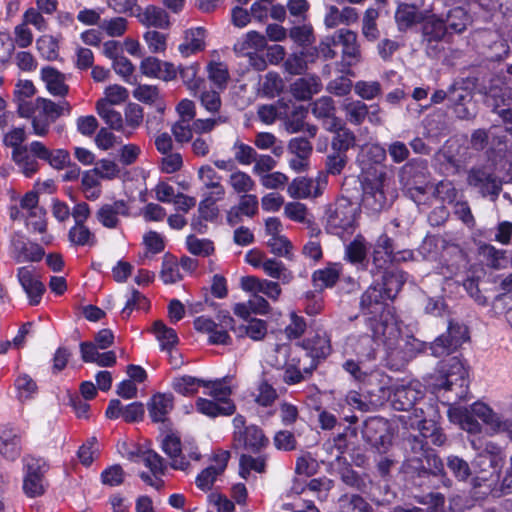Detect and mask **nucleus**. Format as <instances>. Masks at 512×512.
<instances>
[{
  "instance_id": "nucleus-59",
  "label": "nucleus",
  "mask_w": 512,
  "mask_h": 512,
  "mask_svg": "<svg viewBox=\"0 0 512 512\" xmlns=\"http://www.w3.org/2000/svg\"><path fill=\"white\" fill-rule=\"evenodd\" d=\"M386 149L378 144H368L361 148L358 159L363 165L381 164L386 159Z\"/></svg>"
},
{
  "instance_id": "nucleus-44",
  "label": "nucleus",
  "mask_w": 512,
  "mask_h": 512,
  "mask_svg": "<svg viewBox=\"0 0 512 512\" xmlns=\"http://www.w3.org/2000/svg\"><path fill=\"white\" fill-rule=\"evenodd\" d=\"M368 246L362 235H357L352 242L345 247V259L351 264L363 268L367 260Z\"/></svg>"
},
{
  "instance_id": "nucleus-3",
  "label": "nucleus",
  "mask_w": 512,
  "mask_h": 512,
  "mask_svg": "<svg viewBox=\"0 0 512 512\" xmlns=\"http://www.w3.org/2000/svg\"><path fill=\"white\" fill-rule=\"evenodd\" d=\"M381 283L376 280L363 293L360 306L364 314L382 321L384 311L393 309L385 305L386 300H392L401 290L407 280V274L396 267L378 269Z\"/></svg>"
},
{
  "instance_id": "nucleus-56",
  "label": "nucleus",
  "mask_w": 512,
  "mask_h": 512,
  "mask_svg": "<svg viewBox=\"0 0 512 512\" xmlns=\"http://www.w3.org/2000/svg\"><path fill=\"white\" fill-rule=\"evenodd\" d=\"M262 269L266 275L283 283H289L293 279L292 273L286 268L284 263L274 258L265 259Z\"/></svg>"
},
{
  "instance_id": "nucleus-39",
  "label": "nucleus",
  "mask_w": 512,
  "mask_h": 512,
  "mask_svg": "<svg viewBox=\"0 0 512 512\" xmlns=\"http://www.w3.org/2000/svg\"><path fill=\"white\" fill-rule=\"evenodd\" d=\"M206 31L203 27L186 30L184 42L179 45V51L183 56H189L205 48Z\"/></svg>"
},
{
  "instance_id": "nucleus-49",
  "label": "nucleus",
  "mask_w": 512,
  "mask_h": 512,
  "mask_svg": "<svg viewBox=\"0 0 512 512\" xmlns=\"http://www.w3.org/2000/svg\"><path fill=\"white\" fill-rule=\"evenodd\" d=\"M202 386H208V383L190 375L174 377L171 383V387L176 393L187 397L196 394Z\"/></svg>"
},
{
  "instance_id": "nucleus-17",
  "label": "nucleus",
  "mask_w": 512,
  "mask_h": 512,
  "mask_svg": "<svg viewBox=\"0 0 512 512\" xmlns=\"http://www.w3.org/2000/svg\"><path fill=\"white\" fill-rule=\"evenodd\" d=\"M328 184L324 172H319L315 179L297 177L287 187V193L294 199L316 198L323 194Z\"/></svg>"
},
{
  "instance_id": "nucleus-57",
  "label": "nucleus",
  "mask_w": 512,
  "mask_h": 512,
  "mask_svg": "<svg viewBox=\"0 0 512 512\" xmlns=\"http://www.w3.org/2000/svg\"><path fill=\"white\" fill-rule=\"evenodd\" d=\"M448 30L446 22L441 18L431 15L423 23V34L429 40H441Z\"/></svg>"
},
{
  "instance_id": "nucleus-32",
  "label": "nucleus",
  "mask_w": 512,
  "mask_h": 512,
  "mask_svg": "<svg viewBox=\"0 0 512 512\" xmlns=\"http://www.w3.org/2000/svg\"><path fill=\"white\" fill-rule=\"evenodd\" d=\"M11 254L17 263L39 262L44 257L45 251L38 243L19 238L12 241Z\"/></svg>"
},
{
  "instance_id": "nucleus-41",
  "label": "nucleus",
  "mask_w": 512,
  "mask_h": 512,
  "mask_svg": "<svg viewBox=\"0 0 512 512\" xmlns=\"http://www.w3.org/2000/svg\"><path fill=\"white\" fill-rule=\"evenodd\" d=\"M321 87L322 85L318 77H303L291 84L290 91L296 99L305 101L320 92Z\"/></svg>"
},
{
  "instance_id": "nucleus-20",
  "label": "nucleus",
  "mask_w": 512,
  "mask_h": 512,
  "mask_svg": "<svg viewBox=\"0 0 512 512\" xmlns=\"http://www.w3.org/2000/svg\"><path fill=\"white\" fill-rule=\"evenodd\" d=\"M335 33L337 45L342 47V70L349 73L350 68L357 65L362 59L358 35L346 28H341Z\"/></svg>"
},
{
  "instance_id": "nucleus-42",
  "label": "nucleus",
  "mask_w": 512,
  "mask_h": 512,
  "mask_svg": "<svg viewBox=\"0 0 512 512\" xmlns=\"http://www.w3.org/2000/svg\"><path fill=\"white\" fill-rule=\"evenodd\" d=\"M511 131L512 127L508 126L504 128L501 126H493L489 129V131H486L484 129L475 130L471 136V145L476 150H482L487 145L488 139L490 137H497L499 139V143L505 142L506 134Z\"/></svg>"
},
{
  "instance_id": "nucleus-6",
  "label": "nucleus",
  "mask_w": 512,
  "mask_h": 512,
  "mask_svg": "<svg viewBox=\"0 0 512 512\" xmlns=\"http://www.w3.org/2000/svg\"><path fill=\"white\" fill-rule=\"evenodd\" d=\"M471 447L476 452L472 461V466L476 476L472 478L473 488L487 486L490 490L491 485L486 484L492 476L498 479L501 468L505 461L503 449L492 441H483L481 438H470Z\"/></svg>"
},
{
  "instance_id": "nucleus-55",
  "label": "nucleus",
  "mask_w": 512,
  "mask_h": 512,
  "mask_svg": "<svg viewBox=\"0 0 512 512\" xmlns=\"http://www.w3.org/2000/svg\"><path fill=\"white\" fill-rule=\"evenodd\" d=\"M81 191L89 201H95L100 198L102 194L100 178L96 176L94 171L87 170L82 174Z\"/></svg>"
},
{
  "instance_id": "nucleus-30",
  "label": "nucleus",
  "mask_w": 512,
  "mask_h": 512,
  "mask_svg": "<svg viewBox=\"0 0 512 512\" xmlns=\"http://www.w3.org/2000/svg\"><path fill=\"white\" fill-rule=\"evenodd\" d=\"M240 286L242 290L251 294H264L269 299L277 301L281 295V287L277 282L267 279H260L255 276H245L241 278Z\"/></svg>"
},
{
  "instance_id": "nucleus-19",
  "label": "nucleus",
  "mask_w": 512,
  "mask_h": 512,
  "mask_svg": "<svg viewBox=\"0 0 512 512\" xmlns=\"http://www.w3.org/2000/svg\"><path fill=\"white\" fill-rule=\"evenodd\" d=\"M274 350L277 356L273 365L284 368V382L293 385L303 381L305 378L304 374L306 373L304 372V367H301V359L297 357L287 358L291 350L290 346L286 343L277 344Z\"/></svg>"
},
{
  "instance_id": "nucleus-47",
  "label": "nucleus",
  "mask_w": 512,
  "mask_h": 512,
  "mask_svg": "<svg viewBox=\"0 0 512 512\" xmlns=\"http://www.w3.org/2000/svg\"><path fill=\"white\" fill-rule=\"evenodd\" d=\"M153 333L159 342L160 348L167 351L172 357L173 348L178 343V336L173 328L167 327L162 321L157 320L153 323Z\"/></svg>"
},
{
  "instance_id": "nucleus-22",
  "label": "nucleus",
  "mask_w": 512,
  "mask_h": 512,
  "mask_svg": "<svg viewBox=\"0 0 512 512\" xmlns=\"http://www.w3.org/2000/svg\"><path fill=\"white\" fill-rule=\"evenodd\" d=\"M467 147L458 139H449L436 154V161L446 165L448 173H456L466 161Z\"/></svg>"
},
{
  "instance_id": "nucleus-51",
  "label": "nucleus",
  "mask_w": 512,
  "mask_h": 512,
  "mask_svg": "<svg viewBox=\"0 0 512 512\" xmlns=\"http://www.w3.org/2000/svg\"><path fill=\"white\" fill-rule=\"evenodd\" d=\"M21 452V439L12 431H4L0 436V454L9 459H16Z\"/></svg>"
},
{
  "instance_id": "nucleus-52",
  "label": "nucleus",
  "mask_w": 512,
  "mask_h": 512,
  "mask_svg": "<svg viewBox=\"0 0 512 512\" xmlns=\"http://www.w3.org/2000/svg\"><path fill=\"white\" fill-rule=\"evenodd\" d=\"M347 121L353 125H360L368 115V106L360 100H345L342 105Z\"/></svg>"
},
{
  "instance_id": "nucleus-48",
  "label": "nucleus",
  "mask_w": 512,
  "mask_h": 512,
  "mask_svg": "<svg viewBox=\"0 0 512 512\" xmlns=\"http://www.w3.org/2000/svg\"><path fill=\"white\" fill-rule=\"evenodd\" d=\"M395 20L400 31H405L423 20L421 12L415 5L402 3L395 12Z\"/></svg>"
},
{
  "instance_id": "nucleus-11",
  "label": "nucleus",
  "mask_w": 512,
  "mask_h": 512,
  "mask_svg": "<svg viewBox=\"0 0 512 512\" xmlns=\"http://www.w3.org/2000/svg\"><path fill=\"white\" fill-rule=\"evenodd\" d=\"M362 186V205L373 213L380 212L388 207L394 198L393 192L387 190L384 173H380L373 179L365 178Z\"/></svg>"
},
{
  "instance_id": "nucleus-14",
  "label": "nucleus",
  "mask_w": 512,
  "mask_h": 512,
  "mask_svg": "<svg viewBox=\"0 0 512 512\" xmlns=\"http://www.w3.org/2000/svg\"><path fill=\"white\" fill-rule=\"evenodd\" d=\"M469 340L468 328L460 323L449 321L447 332L438 336L429 344L431 354L435 357L450 355Z\"/></svg>"
},
{
  "instance_id": "nucleus-61",
  "label": "nucleus",
  "mask_w": 512,
  "mask_h": 512,
  "mask_svg": "<svg viewBox=\"0 0 512 512\" xmlns=\"http://www.w3.org/2000/svg\"><path fill=\"white\" fill-rule=\"evenodd\" d=\"M340 512H370L371 506L364 498L355 494H345L339 498Z\"/></svg>"
},
{
  "instance_id": "nucleus-62",
  "label": "nucleus",
  "mask_w": 512,
  "mask_h": 512,
  "mask_svg": "<svg viewBox=\"0 0 512 512\" xmlns=\"http://www.w3.org/2000/svg\"><path fill=\"white\" fill-rule=\"evenodd\" d=\"M470 22V16L462 7H455L447 14L448 29L455 33H462Z\"/></svg>"
},
{
  "instance_id": "nucleus-34",
  "label": "nucleus",
  "mask_w": 512,
  "mask_h": 512,
  "mask_svg": "<svg viewBox=\"0 0 512 512\" xmlns=\"http://www.w3.org/2000/svg\"><path fill=\"white\" fill-rule=\"evenodd\" d=\"M258 211V199L255 195L245 194L239 199V203L229 209L226 220L230 226L242 222L243 217L251 218Z\"/></svg>"
},
{
  "instance_id": "nucleus-4",
  "label": "nucleus",
  "mask_w": 512,
  "mask_h": 512,
  "mask_svg": "<svg viewBox=\"0 0 512 512\" xmlns=\"http://www.w3.org/2000/svg\"><path fill=\"white\" fill-rule=\"evenodd\" d=\"M448 418L450 422L459 425L473 436L472 438H477L476 435L482 430L477 420L479 419L493 432L506 430L512 441V421H502L501 417L483 402H475L469 408L451 405L448 409Z\"/></svg>"
},
{
  "instance_id": "nucleus-8",
  "label": "nucleus",
  "mask_w": 512,
  "mask_h": 512,
  "mask_svg": "<svg viewBox=\"0 0 512 512\" xmlns=\"http://www.w3.org/2000/svg\"><path fill=\"white\" fill-rule=\"evenodd\" d=\"M356 208L347 198H339L330 204L325 212V230L327 233L344 237L353 231Z\"/></svg>"
},
{
  "instance_id": "nucleus-37",
  "label": "nucleus",
  "mask_w": 512,
  "mask_h": 512,
  "mask_svg": "<svg viewBox=\"0 0 512 512\" xmlns=\"http://www.w3.org/2000/svg\"><path fill=\"white\" fill-rule=\"evenodd\" d=\"M139 11L137 18L141 24L147 27H154L158 29H167L170 26V16L167 11L155 5H148Z\"/></svg>"
},
{
  "instance_id": "nucleus-50",
  "label": "nucleus",
  "mask_w": 512,
  "mask_h": 512,
  "mask_svg": "<svg viewBox=\"0 0 512 512\" xmlns=\"http://www.w3.org/2000/svg\"><path fill=\"white\" fill-rule=\"evenodd\" d=\"M96 110L100 118L113 130L123 131L124 121L119 111L107 101H97Z\"/></svg>"
},
{
  "instance_id": "nucleus-1",
  "label": "nucleus",
  "mask_w": 512,
  "mask_h": 512,
  "mask_svg": "<svg viewBox=\"0 0 512 512\" xmlns=\"http://www.w3.org/2000/svg\"><path fill=\"white\" fill-rule=\"evenodd\" d=\"M367 325L376 339L382 342L386 365L399 370L407 362L427 349V343L413 336L401 337L400 327L394 313L384 311L382 321L368 317Z\"/></svg>"
},
{
  "instance_id": "nucleus-27",
  "label": "nucleus",
  "mask_w": 512,
  "mask_h": 512,
  "mask_svg": "<svg viewBox=\"0 0 512 512\" xmlns=\"http://www.w3.org/2000/svg\"><path fill=\"white\" fill-rule=\"evenodd\" d=\"M467 181L470 186L478 188L484 196H498L502 187V181L487 168L471 169Z\"/></svg>"
},
{
  "instance_id": "nucleus-63",
  "label": "nucleus",
  "mask_w": 512,
  "mask_h": 512,
  "mask_svg": "<svg viewBox=\"0 0 512 512\" xmlns=\"http://www.w3.org/2000/svg\"><path fill=\"white\" fill-rule=\"evenodd\" d=\"M229 185L238 194H249L255 187V182L249 174L241 170L232 172L228 179Z\"/></svg>"
},
{
  "instance_id": "nucleus-24",
  "label": "nucleus",
  "mask_w": 512,
  "mask_h": 512,
  "mask_svg": "<svg viewBox=\"0 0 512 512\" xmlns=\"http://www.w3.org/2000/svg\"><path fill=\"white\" fill-rule=\"evenodd\" d=\"M304 357L310 360L309 366H304L306 375L316 369L318 361L325 359L331 353V340L326 333L316 334L305 341Z\"/></svg>"
},
{
  "instance_id": "nucleus-21",
  "label": "nucleus",
  "mask_w": 512,
  "mask_h": 512,
  "mask_svg": "<svg viewBox=\"0 0 512 512\" xmlns=\"http://www.w3.org/2000/svg\"><path fill=\"white\" fill-rule=\"evenodd\" d=\"M363 438L378 451H385L391 443L388 422L382 417H371L364 422Z\"/></svg>"
},
{
  "instance_id": "nucleus-29",
  "label": "nucleus",
  "mask_w": 512,
  "mask_h": 512,
  "mask_svg": "<svg viewBox=\"0 0 512 512\" xmlns=\"http://www.w3.org/2000/svg\"><path fill=\"white\" fill-rule=\"evenodd\" d=\"M143 75L149 78H157L163 81H171L177 76L176 67L169 62H164L156 57H146L140 64Z\"/></svg>"
},
{
  "instance_id": "nucleus-23",
  "label": "nucleus",
  "mask_w": 512,
  "mask_h": 512,
  "mask_svg": "<svg viewBox=\"0 0 512 512\" xmlns=\"http://www.w3.org/2000/svg\"><path fill=\"white\" fill-rule=\"evenodd\" d=\"M230 453L228 451H218L211 459V463L203 469L196 477L195 484L202 491H209L217 478L225 471Z\"/></svg>"
},
{
  "instance_id": "nucleus-7",
  "label": "nucleus",
  "mask_w": 512,
  "mask_h": 512,
  "mask_svg": "<svg viewBox=\"0 0 512 512\" xmlns=\"http://www.w3.org/2000/svg\"><path fill=\"white\" fill-rule=\"evenodd\" d=\"M384 385L380 387L383 396L387 395L391 401L392 407L398 411H406L407 415H402L400 420L410 427V419L415 420V409L423 408V390L418 381H410L408 383L395 384L386 386L390 382V378L382 376Z\"/></svg>"
},
{
  "instance_id": "nucleus-28",
  "label": "nucleus",
  "mask_w": 512,
  "mask_h": 512,
  "mask_svg": "<svg viewBox=\"0 0 512 512\" xmlns=\"http://www.w3.org/2000/svg\"><path fill=\"white\" fill-rule=\"evenodd\" d=\"M141 461L151 471V475L147 472H141L140 478L149 486L160 489L163 486L161 476L164 475L166 465L164 459L154 451H145L141 455Z\"/></svg>"
},
{
  "instance_id": "nucleus-53",
  "label": "nucleus",
  "mask_w": 512,
  "mask_h": 512,
  "mask_svg": "<svg viewBox=\"0 0 512 512\" xmlns=\"http://www.w3.org/2000/svg\"><path fill=\"white\" fill-rule=\"evenodd\" d=\"M365 361H360V359L357 358V360L354 359H347L342 367L343 369L351 375V377L360 382L365 383L369 382L371 383L373 380L378 379L379 377H382L383 375L380 374L378 371L371 372L368 374L366 371L363 370V363Z\"/></svg>"
},
{
  "instance_id": "nucleus-5",
  "label": "nucleus",
  "mask_w": 512,
  "mask_h": 512,
  "mask_svg": "<svg viewBox=\"0 0 512 512\" xmlns=\"http://www.w3.org/2000/svg\"><path fill=\"white\" fill-rule=\"evenodd\" d=\"M72 107L66 100L55 103L50 99L38 97L34 101L20 100L17 111L22 118H31L33 134L44 137L50 126L62 115H70Z\"/></svg>"
},
{
  "instance_id": "nucleus-25",
  "label": "nucleus",
  "mask_w": 512,
  "mask_h": 512,
  "mask_svg": "<svg viewBox=\"0 0 512 512\" xmlns=\"http://www.w3.org/2000/svg\"><path fill=\"white\" fill-rule=\"evenodd\" d=\"M197 178L202 188L206 190L203 196H209L212 201L224 199L225 188L222 184V176L213 166L209 164L201 165L197 171Z\"/></svg>"
},
{
  "instance_id": "nucleus-54",
  "label": "nucleus",
  "mask_w": 512,
  "mask_h": 512,
  "mask_svg": "<svg viewBox=\"0 0 512 512\" xmlns=\"http://www.w3.org/2000/svg\"><path fill=\"white\" fill-rule=\"evenodd\" d=\"M68 239L75 246H94L97 243L95 234L85 225L74 224L68 232Z\"/></svg>"
},
{
  "instance_id": "nucleus-13",
  "label": "nucleus",
  "mask_w": 512,
  "mask_h": 512,
  "mask_svg": "<svg viewBox=\"0 0 512 512\" xmlns=\"http://www.w3.org/2000/svg\"><path fill=\"white\" fill-rule=\"evenodd\" d=\"M512 101V81L507 77L497 76L491 80V85L486 93V102L493 107L494 112L507 123L512 124V109H502Z\"/></svg>"
},
{
  "instance_id": "nucleus-9",
  "label": "nucleus",
  "mask_w": 512,
  "mask_h": 512,
  "mask_svg": "<svg viewBox=\"0 0 512 512\" xmlns=\"http://www.w3.org/2000/svg\"><path fill=\"white\" fill-rule=\"evenodd\" d=\"M23 462V483L22 489L28 498L42 496L47 487L46 473L49 466L43 458L26 456Z\"/></svg>"
},
{
  "instance_id": "nucleus-35",
  "label": "nucleus",
  "mask_w": 512,
  "mask_h": 512,
  "mask_svg": "<svg viewBox=\"0 0 512 512\" xmlns=\"http://www.w3.org/2000/svg\"><path fill=\"white\" fill-rule=\"evenodd\" d=\"M41 79L45 83L47 91L55 97L64 98L69 93V86L66 84V75L59 70L45 66L40 71Z\"/></svg>"
},
{
  "instance_id": "nucleus-58",
  "label": "nucleus",
  "mask_w": 512,
  "mask_h": 512,
  "mask_svg": "<svg viewBox=\"0 0 512 512\" xmlns=\"http://www.w3.org/2000/svg\"><path fill=\"white\" fill-rule=\"evenodd\" d=\"M379 18V11L375 8H368L362 18V35L370 42L377 40L380 36V31L377 27V19Z\"/></svg>"
},
{
  "instance_id": "nucleus-15",
  "label": "nucleus",
  "mask_w": 512,
  "mask_h": 512,
  "mask_svg": "<svg viewBox=\"0 0 512 512\" xmlns=\"http://www.w3.org/2000/svg\"><path fill=\"white\" fill-rule=\"evenodd\" d=\"M219 322H215L207 316H199L194 320V328L201 333L209 335V343L213 345H226L231 338L228 330L233 329L234 319L227 312L217 316Z\"/></svg>"
},
{
  "instance_id": "nucleus-18",
  "label": "nucleus",
  "mask_w": 512,
  "mask_h": 512,
  "mask_svg": "<svg viewBox=\"0 0 512 512\" xmlns=\"http://www.w3.org/2000/svg\"><path fill=\"white\" fill-rule=\"evenodd\" d=\"M131 215L130 205L123 199L103 203L96 211L97 221L107 229H120L122 219Z\"/></svg>"
},
{
  "instance_id": "nucleus-43",
  "label": "nucleus",
  "mask_w": 512,
  "mask_h": 512,
  "mask_svg": "<svg viewBox=\"0 0 512 512\" xmlns=\"http://www.w3.org/2000/svg\"><path fill=\"white\" fill-rule=\"evenodd\" d=\"M394 254L393 240L386 234L378 237L373 251V264L377 269L385 268Z\"/></svg>"
},
{
  "instance_id": "nucleus-2",
  "label": "nucleus",
  "mask_w": 512,
  "mask_h": 512,
  "mask_svg": "<svg viewBox=\"0 0 512 512\" xmlns=\"http://www.w3.org/2000/svg\"><path fill=\"white\" fill-rule=\"evenodd\" d=\"M424 380L431 393L437 397L446 396L449 405L465 399L468 394V368L458 356L439 361Z\"/></svg>"
},
{
  "instance_id": "nucleus-40",
  "label": "nucleus",
  "mask_w": 512,
  "mask_h": 512,
  "mask_svg": "<svg viewBox=\"0 0 512 512\" xmlns=\"http://www.w3.org/2000/svg\"><path fill=\"white\" fill-rule=\"evenodd\" d=\"M12 159L26 177H31L39 169V158L31 151V143L12 151Z\"/></svg>"
},
{
  "instance_id": "nucleus-60",
  "label": "nucleus",
  "mask_w": 512,
  "mask_h": 512,
  "mask_svg": "<svg viewBox=\"0 0 512 512\" xmlns=\"http://www.w3.org/2000/svg\"><path fill=\"white\" fill-rule=\"evenodd\" d=\"M208 386H204L208 389L206 392L219 404L225 402H232L230 396L232 394L231 387L226 378L217 379L215 381H206Z\"/></svg>"
},
{
  "instance_id": "nucleus-26",
  "label": "nucleus",
  "mask_w": 512,
  "mask_h": 512,
  "mask_svg": "<svg viewBox=\"0 0 512 512\" xmlns=\"http://www.w3.org/2000/svg\"><path fill=\"white\" fill-rule=\"evenodd\" d=\"M374 342L382 343L373 334L372 337L369 335H350L344 344V354L346 356L355 355L360 361L373 360L376 358Z\"/></svg>"
},
{
  "instance_id": "nucleus-38",
  "label": "nucleus",
  "mask_w": 512,
  "mask_h": 512,
  "mask_svg": "<svg viewBox=\"0 0 512 512\" xmlns=\"http://www.w3.org/2000/svg\"><path fill=\"white\" fill-rule=\"evenodd\" d=\"M174 397L171 393H157L148 402V412L153 422H164L173 409Z\"/></svg>"
},
{
  "instance_id": "nucleus-46",
  "label": "nucleus",
  "mask_w": 512,
  "mask_h": 512,
  "mask_svg": "<svg viewBox=\"0 0 512 512\" xmlns=\"http://www.w3.org/2000/svg\"><path fill=\"white\" fill-rule=\"evenodd\" d=\"M196 409L199 413L209 417H217L219 415L228 416L234 413L235 405L233 402L219 404L213 400L198 398L196 400Z\"/></svg>"
},
{
  "instance_id": "nucleus-36",
  "label": "nucleus",
  "mask_w": 512,
  "mask_h": 512,
  "mask_svg": "<svg viewBox=\"0 0 512 512\" xmlns=\"http://www.w3.org/2000/svg\"><path fill=\"white\" fill-rule=\"evenodd\" d=\"M326 129L335 133L331 142L333 152L346 154L349 148L354 145L355 135L349 129L344 128L341 119L332 118L331 125L327 126Z\"/></svg>"
},
{
  "instance_id": "nucleus-64",
  "label": "nucleus",
  "mask_w": 512,
  "mask_h": 512,
  "mask_svg": "<svg viewBox=\"0 0 512 512\" xmlns=\"http://www.w3.org/2000/svg\"><path fill=\"white\" fill-rule=\"evenodd\" d=\"M160 278L165 284H174L182 279L179 264L174 257L169 255L164 256Z\"/></svg>"
},
{
  "instance_id": "nucleus-16",
  "label": "nucleus",
  "mask_w": 512,
  "mask_h": 512,
  "mask_svg": "<svg viewBox=\"0 0 512 512\" xmlns=\"http://www.w3.org/2000/svg\"><path fill=\"white\" fill-rule=\"evenodd\" d=\"M16 278L25 293L30 306L41 303L46 287L33 266H21L16 270Z\"/></svg>"
},
{
  "instance_id": "nucleus-10",
  "label": "nucleus",
  "mask_w": 512,
  "mask_h": 512,
  "mask_svg": "<svg viewBox=\"0 0 512 512\" xmlns=\"http://www.w3.org/2000/svg\"><path fill=\"white\" fill-rule=\"evenodd\" d=\"M427 414L430 415L429 412H425L422 408H416L415 420L410 419V428L419 431L418 436H413L412 439H409L411 448L415 451H424L425 445L428 444L424 439H430V442L436 446H441L446 441L445 434L436 426L434 420L427 419Z\"/></svg>"
},
{
  "instance_id": "nucleus-33",
  "label": "nucleus",
  "mask_w": 512,
  "mask_h": 512,
  "mask_svg": "<svg viewBox=\"0 0 512 512\" xmlns=\"http://www.w3.org/2000/svg\"><path fill=\"white\" fill-rule=\"evenodd\" d=\"M31 151L39 160L48 162L51 167L57 170H62L70 164V154L67 150H50L42 142L32 141Z\"/></svg>"
},
{
  "instance_id": "nucleus-12",
  "label": "nucleus",
  "mask_w": 512,
  "mask_h": 512,
  "mask_svg": "<svg viewBox=\"0 0 512 512\" xmlns=\"http://www.w3.org/2000/svg\"><path fill=\"white\" fill-rule=\"evenodd\" d=\"M161 448L171 459V467L176 470L188 471L191 461H199L201 454L192 444L181 446L180 438L169 434L162 440Z\"/></svg>"
},
{
  "instance_id": "nucleus-31",
  "label": "nucleus",
  "mask_w": 512,
  "mask_h": 512,
  "mask_svg": "<svg viewBox=\"0 0 512 512\" xmlns=\"http://www.w3.org/2000/svg\"><path fill=\"white\" fill-rule=\"evenodd\" d=\"M234 445L251 452H258L268 444L263 431L256 425L247 426L243 431L235 434Z\"/></svg>"
},
{
  "instance_id": "nucleus-45",
  "label": "nucleus",
  "mask_w": 512,
  "mask_h": 512,
  "mask_svg": "<svg viewBox=\"0 0 512 512\" xmlns=\"http://www.w3.org/2000/svg\"><path fill=\"white\" fill-rule=\"evenodd\" d=\"M342 266L339 263H330L323 269L314 271L312 281L320 289L332 287L340 278Z\"/></svg>"
}]
</instances>
